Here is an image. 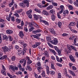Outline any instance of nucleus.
<instances>
[{
    "label": "nucleus",
    "mask_w": 78,
    "mask_h": 78,
    "mask_svg": "<svg viewBox=\"0 0 78 78\" xmlns=\"http://www.w3.org/2000/svg\"><path fill=\"white\" fill-rule=\"evenodd\" d=\"M16 60V57L13 56L11 57V60L12 61H14Z\"/></svg>",
    "instance_id": "nucleus-41"
},
{
    "label": "nucleus",
    "mask_w": 78,
    "mask_h": 78,
    "mask_svg": "<svg viewBox=\"0 0 78 78\" xmlns=\"http://www.w3.org/2000/svg\"><path fill=\"white\" fill-rule=\"evenodd\" d=\"M2 70L1 71V72L3 74V75H5L6 74V72H5V70H6V68H5V66L3 65H2Z\"/></svg>",
    "instance_id": "nucleus-9"
},
{
    "label": "nucleus",
    "mask_w": 78,
    "mask_h": 78,
    "mask_svg": "<svg viewBox=\"0 0 78 78\" xmlns=\"http://www.w3.org/2000/svg\"><path fill=\"white\" fill-rule=\"evenodd\" d=\"M22 11L23 10L22 9L16 10V12H17V13H18V14H20V13H21V12H22Z\"/></svg>",
    "instance_id": "nucleus-20"
},
{
    "label": "nucleus",
    "mask_w": 78,
    "mask_h": 78,
    "mask_svg": "<svg viewBox=\"0 0 78 78\" xmlns=\"http://www.w3.org/2000/svg\"><path fill=\"white\" fill-rule=\"evenodd\" d=\"M9 41H12L13 39H12V37L11 36H9Z\"/></svg>",
    "instance_id": "nucleus-45"
},
{
    "label": "nucleus",
    "mask_w": 78,
    "mask_h": 78,
    "mask_svg": "<svg viewBox=\"0 0 78 78\" xmlns=\"http://www.w3.org/2000/svg\"><path fill=\"white\" fill-rule=\"evenodd\" d=\"M40 20L41 22H42L43 23H44L45 24V25H48H48H49V24L48 23V22L45 20L41 19Z\"/></svg>",
    "instance_id": "nucleus-10"
},
{
    "label": "nucleus",
    "mask_w": 78,
    "mask_h": 78,
    "mask_svg": "<svg viewBox=\"0 0 78 78\" xmlns=\"http://www.w3.org/2000/svg\"><path fill=\"white\" fill-rule=\"evenodd\" d=\"M47 44L49 47H53V46L51 45V44L49 42H48Z\"/></svg>",
    "instance_id": "nucleus-53"
},
{
    "label": "nucleus",
    "mask_w": 78,
    "mask_h": 78,
    "mask_svg": "<svg viewBox=\"0 0 78 78\" xmlns=\"http://www.w3.org/2000/svg\"><path fill=\"white\" fill-rule=\"evenodd\" d=\"M51 19L52 20L54 21V20H55V19L56 18V17H55V16L54 15H51Z\"/></svg>",
    "instance_id": "nucleus-24"
},
{
    "label": "nucleus",
    "mask_w": 78,
    "mask_h": 78,
    "mask_svg": "<svg viewBox=\"0 0 78 78\" xmlns=\"http://www.w3.org/2000/svg\"><path fill=\"white\" fill-rule=\"evenodd\" d=\"M19 36L22 39L23 38V36H24V34H23V32L22 31H20L19 32Z\"/></svg>",
    "instance_id": "nucleus-8"
},
{
    "label": "nucleus",
    "mask_w": 78,
    "mask_h": 78,
    "mask_svg": "<svg viewBox=\"0 0 78 78\" xmlns=\"http://www.w3.org/2000/svg\"><path fill=\"white\" fill-rule=\"evenodd\" d=\"M56 60L58 62H61L62 61V58H60L59 59V58L57 56H56Z\"/></svg>",
    "instance_id": "nucleus-12"
},
{
    "label": "nucleus",
    "mask_w": 78,
    "mask_h": 78,
    "mask_svg": "<svg viewBox=\"0 0 78 78\" xmlns=\"http://www.w3.org/2000/svg\"><path fill=\"white\" fill-rule=\"evenodd\" d=\"M71 56H72V55H71L69 56L70 60L74 62V61H75V59H74V58L73 57H71Z\"/></svg>",
    "instance_id": "nucleus-35"
},
{
    "label": "nucleus",
    "mask_w": 78,
    "mask_h": 78,
    "mask_svg": "<svg viewBox=\"0 0 78 78\" xmlns=\"http://www.w3.org/2000/svg\"><path fill=\"white\" fill-rule=\"evenodd\" d=\"M33 37L34 38H36V39H38V40H39V39H40V38H39V37L36 35H34Z\"/></svg>",
    "instance_id": "nucleus-37"
},
{
    "label": "nucleus",
    "mask_w": 78,
    "mask_h": 78,
    "mask_svg": "<svg viewBox=\"0 0 78 78\" xmlns=\"http://www.w3.org/2000/svg\"><path fill=\"white\" fill-rule=\"evenodd\" d=\"M73 4L75 5L77 7H78V3L76 2L75 3L74 2H73Z\"/></svg>",
    "instance_id": "nucleus-60"
},
{
    "label": "nucleus",
    "mask_w": 78,
    "mask_h": 78,
    "mask_svg": "<svg viewBox=\"0 0 78 78\" xmlns=\"http://www.w3.org/2000/svg\"><path fill=\"white\" fill-rule=\"evenodd\" d=\"M58 17V19H61V15L59 13H57V14Z\"/></svg>",
    "instance_id": "nucleus-61"
},
{
    "label": "nucleus",
    "mask_w": 78,
    "mask_h": 78,
    "mask_svg": "<svg viewBox=\"0 0 78 78\" xmlns=\"http://www.w3.org/2000/svg\"><path fill=\"white\" fill-rule=\"evenodd\" d=\"M69 73H70V74H71L73 76H75L76 75L75 74V73L73 72V71L72 70L69 71Z\"/></svg>",
    "instance_id": "nucleus-26"
},
{
    "label": "nucleus",
    "mask_w": 78,
    "mask_h": 78,
    "mask_svg": "<svg viewBox=\"0 0 78 78\" xmlns=\"http://www.w3.org/2000/svg\"><path fill=\"white\" fill-rule=\"evenodd\" d=\"M42 13L44 15H45L46 16H48V12L45 10L43 11Z\"/></svg>",
    "instance_id": "nucleus-17"
},
{
    "label": "nucleus",
    "mask_w": 78,
    "mask_h": 78,
    "mask_svg": "<svg viewBox=\"0 0 78 78\" xmlns=\"http://www.w3.org/2000/svg\"><path fill=\"white\" fill-rule=\"evenodd\" d=\"M60 9L61 10L60 12V14H62V12L64 11V5H62L60 6Z\"/></svg>",
    "instance_id": "nucleus-14"
},
{
    "label": "nucleus",
    "mask_w": 78,
    "mask_h": 78,
    "mask_svg": "<svg viewBox=\"0 0 78 78\" xmlns=\"http://www.w3.org/2000/svg\"><path fill=\"white\" fill-rule=\"evenodd\" d=\"M34 32L35 34L36 33H41V30L38 29V30H35Z\"/></svg>",
    "instance_id": "nucleus-28"
},
{
    "label": "nucleus",
    "mask_w": 78,
    "mask_h": 78,
    "mask_svg": "<svg viewBox=\"0 0 78 78\" xmlns=\"http://www.w3.org/2000/svg\"><path fill=\"white\" fill-rule=\"evenodd\" d=\"M51 33H52L54 34H56V32H55V30L53 29H51Z\"/></svg>",
    "instance_id": "nucleus-23"
},
{
    "label": "nucleus",
    "mask_w": 78,
    "mask_h": 78,
    "mask_svg": "<svg viewBox=\"0 0 78 78\" xmlns=\"http://www.w3.org/2000/svg\"><path fill=\"white\" fill-rule=\"evenodd\" d=\"M50 12L51 14H54L55 13V11L53 9L50 10Z\"/></svg>",
    "instance_id": "nucleus-33"
},
{
    "label": "nucleus",
    "mask_w": 78,
    "mask_h": 78,
    "mask_svg": "<svg viewBox=\"0 0 78 78\" xmlns=\"http://www.w3.org/2000/svg\"><path fill=\"white\" fill-rule=\"evenodd\" d=\"M3 38H4V39H6V40H7V39H8V37H6V35L4 36Z\"/></svg>",
    "instance_id": "nucleus-49"
},
{
    "label": "nucleus",
    "mask_w": 78,
    "mask_h": 78,
    "mask_svg": "<svg viewBox=\"0 0 78 78\" xmlns=\"http://www.w3.org/2000/svg\"><path fill=\"white\" fill-rule=\"evenodd\" d=\"M37 47V44H34L32 45V47L33 48H36V47Z\"/></svg>",
    "instance_id": "nucleus-63"
},
{
    "label": "nucleus",
    "mask_w": 78,
    "mask_h": 78,
    "mask_svg": "<svg viewBox=\"0 0 78 78\" xmlns=\"http://www.w3.org/2000/svg\"><path fill=\"white\" fill-rule=\"evenodd\" d=\"M61 76H62L61 73H59L58 75V78H61Z\"/></svg>",
    "instance_id": "nucleus-54"
},
{
    "label": "nucleus",
    "mask_w": 78,
    "mask_h": 78,
    "mask_svg": "<svg viewBox=\"0 0 78 78\" xmlns=\"http://www.w3.org/2000/svg\"><path fill=\"white\" fill-rule=\"evenodd\" d=\"M11 20L13 22H14L15 21V18H14V17H12Z\"/></svg>",
    "instance_id": "nucleus-59"
},
{
    "label": "nucleus",
    "mask_w": 78,
    "mask_h": 78,
    "mask_svg": "<svg viewBox=\"0 0 78 78\" xmlns=\"http://www.w3.org/2000/svg\"><path fill=\"white\" fill-rule=\"evenodd\" d=\"M19 66L18 67L20 68V70L22 69V66H21V64L20 63H19Z\"/></svg>",
    "instance_id": "nucleus-58"
},
{
    "label": "nucleus",
    "mask_w": 78,
    "mask_h": 78,
    "mask_svg": "<svg viewBox=\"0 0 78 78\" xmlns=\"http://www.w3.org/2000/svg\"><path fill=\"white\" fill-rule=\"evenodd\" d=\"M50 42H51V44L54 45H57L58 44V41L57 39L55 38L53 41H51Z\"/></svg>",
    "instance_id": "nucleus-1"
},
{
    "label": "nucleus",
    "mask_w": 78,
    "mask_h": 78,
    "mask_svg": "<svg viewBox=\"0 0 78 78\" xmlns=\"http://www.w3.org/2000/svg\"><path fill=\"white\" fill-rule=\"evenodd\" d=\"M44 55L45 56H46L47 57H48V56H49V55H48V52L47 51H45L44 53Z\"/></svg>",
    "instance_id": "nucleus-27"
},
{
    "label": "nucleus",
    "mask_w": 78,
    "mask_h": 78,
    "mask_svg": "<svg viewBox=\"0 0 78 78\" xmlns=\"http://www.w3.org/2000/svg\"><path fill=\"white\" fill-rule=\"evenodd\" d=\"M27 16L30 19H31L32 18V15H31V14H28V15H27Z\"/></svg>",
    "instance_id": "nucleus-55"
},
{
    "label": "nucleus",
    "mask_w": 78,
    "mask_h": 78,
    "mask_svg": "<svg viewBox=\"0 0 78 78\" xmlns=\"http://www.w3.org/2000/svg\"><path fill=\"white\" fill-rule=\"evenodd\" d=\"M7 55H3L2 57H1L2 60H4L5 59H6V58H7Z\"/></svg>",
    "instance_id": "nucleus-25"
},
{
    "label": "nucleus",
    "mask_w": 78,
    "mask_h": 78,
    "mask_svg": "<svg viewBox=\"0 0 78 78\" xmlns=\"http://www.w3.org/2000/svg\"><path fill=\"white\" fill-rule=\"evenodd\" d=\"M36 66H37L36 67H41V64L40 62H38L36 64Z\"/></svg>",
    "instance_id": "nucleus-29"
},
{
    "label": "nucleus",
    "mask_w": 78,
    "mask_h": 78,
    "mask_svg": "<svg viewBox=\"0 0 78 78\" xmlns=\"http://www.w3.org/2000/svg\"><path fill=\"white\" fill-rule=\"evenodd\" d=\"M49 73L50 74H52V75H53L55 74V72L53 71H51Z\"/></svg>",
    "instance_id": "nucleus-52"
},
{
    "label": "nucleus",
    "mask_w": 78,
    "mask_h": 78,
    "mask_svg": "<svg viewBox=\"0 0 78 78\" xmlns=\"http://www.w3.org/2000/svg\"><path fill=\"white\" fill-rule=\"evenodd\" d=\"M15 47V48H16V50H17V49H19V47L18 46V45H16Z\"/></svg>",
    "instance_id": "nucleus-62"
},
{
    "label": "nucleus",
    "mask_w": 78,
    "mask_h": 78,
    "mask_svg": "<svg viewBox=\"0 0 78 78\" xmlns=\"http://www.w3.org/2000/svg\"><path fill=\"white\" fill-rule=\"evenodd\" d=\"M6 33L7 34H12L13 31L10 30H6Z\"/></svg>",
    "instance_id": "nucleus-13"
},
{
    "label": "nucleus",
    "mask_w": 78,
    "mask_h": 78,
    "mask_svg": "<svg viewBox=\"0 0 78 78\" xmlns=\"http://www.w3.org/2000/svg\"><path fill=\"white\" fill-rule=\"evenodd\" d=\"M46 2H49V3H52V5H53L54 6H58V4L57 3L53 2L54 1L46 0Z\"/></svg>",
    "instance_id": "nucleus-6"
},
{
    "label": "nucleus",
    "mask_w": 78,
    "mask_h": 78,
    "mask_svg": "<svg viewBox=\"0 0 78 78\" xmlns=\"http://www.w3.org/2000/svg\"><path fill=\"white\" fill-rule=\"evenodd\" d=\"M46 40L47 41H48V42H50L51 41H50V40H51V38H50V37H46Z\"/></svg>",
    "instance_id": "nucleus-40"
},
{
    "label": "nucleus",
    "mask_w": 78,
    "mask_h": 78,
    "mask_svg": "<svg viewBox=\"0 0 78 78\" xmlns=\"http://www.w3.org/2000/svg\"><path fill=\"white\" fill-rule=\"evenodd\" d=\"M26 59V60H27V64H31L32 63V61H31V60H30V58L29 57H27Z\"/></svg>",
    "instance_id": "nucleus-7"
},
{
    "label": "nucleus",
    "mask_w": 78,
    "mask_h": 78,
    "mask_svg": "<svg viewBox=\"0 0 78 78\" xmlns=\"http://www.w3.org/2000/svg\"><path fill=\"white\" fill-rule=\"evenodd\" d=\"M19 5L20 6H21L22 8H25L26 6L25 4L24 3H23V2L20 3H19Z\"/></svg>",
    "instance_id": "nucleus-15"
},
{
    "label": "nucleus",
    "mask_w": 78,
    "mask_h": 78,
    "mask_svg": "<svg viewBox=\"0 0 78 78\" xmlns=\"http://www.w3.org/2000/svg\"><path fill=\"white\" fill-rule=\"evenodd\" d=\"M42 69V67H38L37 68V69L38 70V72H41V69Z\"/></svg>",
    "instance_id": "nucleus-43"
},
{
    "label": "nucleus",
    "mask_w": 78,
    "mask_h": 78,
    "mask_svg": "<svg viewBox=\"0 0 78 78\" xmlns=\"http://www.w3.org/2000/svg\"><path fill=\"white\" fill-rule=\"evenodd\" d=\"M29 26L30 27H34V26H35V27H39V26L34 22H31L29 24Z\"/></svg>",
    "instance_id": "nucleus-3"
},
{
    "label": "nucleus",
    "mask_w": 78,
    "mask_h": 78,
    "mask_svg": "<svg viewBox=\"0 0 78 78\" xmlns=\"http://www.w3.org/2000/svg\"><path fill=\"white\" fill-rule=\"evenodd\" d=\"M24 30L26 32H28V28H27V27H26L24 28Z\"/></svg>",
    "instance_id": "nucleus-64"
},
{
    "label": "nucleus",
    "mask_w": 78,
    "mask_h": 78,
    "mask_svg": "<svg viewBox=\"0 0 78 78\" xmlns=\"http://www.w3.org/2000/svg\"><path fill=\"white\" fill-rule=\"evenodd\" d=\"M29 68H30V65L27 64L26 69L27 70H28L29 69Z\"/></svg>",
    "instance_id": "nucleus-48"
},
{
    "label": "nucleus",
    "mask_w": 78,
    "mask_h": 78,
    "mask_svg": "<svg viewBox=\"0 0 78 78\" xmlns=\"http://www.w3.org/2000/svg\"><path fill=\"white\" fill-rule=\"evenodd\" d=\"M63 14H69V11H68V10H64L63 12Z\"/></svg>",
    "instance_id": "nucleus-34"
},
{
    "label": "nucleus",
    "mask_w": 78,
    "mask_h": 78,
    "mask_svg": "<svg viewBox=\"0 0 78 78\" xmlns=\"http://www.w3.org/2000/svg\"><path fill=\"white\" fill-rule=\"evenodd\" d=\"M50 51L52 52V53H53L54 54V55H56V53L55 52V50L51 49Z\"/></svg>",
    "instance_id": "nucleus-39"
},
{
    "label": "nucleus",
    "mask_w": 78,
    "mask_h": 78,
    "mask_svg": "<svg viewBox=\"0 0 78 78\" xmlns=\"http://www.w3.org/2000/svg\"><path fill=\"white\" fill-rule=\"evenodd\" d=\"M58 27L60 28H61V26H62V23L61 22H59L58 23Z\"/></svg>",
    "instance_id": "nucleus-32"
},
{
    "label": "nucleus",
    "mask_w": 78,
    "mask_h": 78,
    "mask_svg": "<svg viewBox=\"0 0 78 78\" xmlns=\"http://www.w3.org/2000/svg\"><path fill=\"white\" fill-rule=\"evenodd\" d=\"M2 49L3 51L5 53H6V51H9L8 48L6 46H5L4 47L2 48Z\"/></svg>",
    "instance_id": "nucleus-5"
},
{
    "label": "nucleus",
    "mask_w": 78,
    "mask_h": 78,
    "mask_svg": "<svg viewBox=\"0 0 78 78\" xmlns=\"http://www.w3.org/2000/svg\"><path fill=\"white\" fill-rule=\"evenodd\" d=\"M34 27H30L29 30V31H30V32H31V31H33V30H34Z\"/></svg>",
    "instance_id": "nucleus-38"
},
{
    "label": "nucleus",
    "mask_w": 78,
    "mask_h": 78,
    "mask_svg": "<svg viewBox=\"0 0 78 78\" xmlns=\"http://www.w3.org/2000/svg\"><path fill=\"white\" fill-rule=\"evenodd\" d=\"M72 68L73 70H76V67H75V66H72Z\"/></svg>",
    "instance_id": "nucleus-57"
},
{
    "label": "nucleus",
    "mask_w": 78,
    "mask_h": 78,
    "mask_svg": "<svg viewBox=\"0 0 78 78\" xmlns=\"http://www.w3.org/2000/svg\"><path fill=\"white\" fill-rule=\"evenodd\" d=\"M27 48H23V51L22 52H21V54L23 55H25V53H26V51H27Z\"/></svg>",
    "instance_id": "nucleus-18"
},
{
    "label": "nucleus",
    "mask_w": 78,
    "mask_h": 78,
    "mask_svg": "<svg viewBox=\"0 0 78 78\" xmlns=\"http://www.w3.org/2000/svg\"><path fill=\"white\" fill-rule=\"evenodd\" d=\"M23 3L26 5L27 7L29 6V2L27 0H25L23 1Z\"/></svg>",
    "instance_id": "nucleus-11"
},
{
    "label": "nucleus",
    "mask_w": 78,
    "mask_h": 78,
    "mask_svg": "<svg viewBox=\"0 0 78 78\" xmlns=\"http://www.w3.org/2000/svg\"><path fill=\"white\" fill-rule=\"evenodd\" d=\"M41 75L43 77H45V71H43Z\"/></svg>",
    "instance_id": "nucleus-44"
},
{
    "label": "nucleus",
    "mask_w": 78,
    "mask_h": 78,
    "mask_svg": "<svg viewBox=\"0 0 78 78\" xmlns=\"http://www.w3.org/2000/svg\"><path fill=\"white\" fill-rule=\"evenodd\" d=\"M19 42L20 43V44H21L23 45V47H24V48H26V47H27V44H25L24 43V42L22 41H19Z\"/></svg>",
    "instance_id": "nucleus-4"
},
{
    "label": "nucleus",
    "mask_w": 78,
    "mask_h": 78,
    "mask_svg": "<svg viewBox=\"0 0 78 78\" xmlns=\"http://www.w3.org/2000/svg\"><path fill=\"white\" fill-rule=\"evenodd\" d=\"M10 68L12 70H15V69H14V67L13 66H10Z\"/></svg>",
    "instance_id": "nucleus-50"
},
{
    "label": "nucleus",
    "mask_w": 78,
    "mask_h": 78,
    "mask_svg": "<svg viewBox=\"0 0 78 78\" xmlns=\"http://www.w3.org/2000/svg\"><path fill=\"white\" fill-rule=\"evenodd\" d=\"M31 13H32V10H29L26 12V14L27 15L31 14Z\"/></svg>",
    "instance_id": "nucleus-22"
},
{
    "label": "nucleus",
    "mask_w": 78,
    "mask_h": 78,
    "mask_svg": "<svg viewBox=\"0 0 78 78\" xmlns=\"http://www.w3.org/2000/svg\"><path fill=\"white\" fill-rule=\"evenodd\" d=\"M26 64H27V60H25V61H24V62H23V67H25V66Z\"/></svg>",
    "instance_id": "nucleus-51"
},
{
    "label": "nucleus",
    "mask_w": 78,
    "mask_h": 78,
    "mask_svg": "<svg viewBox=\"0 0 78 78\" xmlns=\"http://www.w3.org/2000/svg\"><path fill=\"white\" fill-rule=\"evenodd\" d=\"M34 16L35 19H36V20H37V19H38V16L34 14Z\"/></svg>",
    "instance_id": "nucleus-42"
},
{
    "label": "nucleus",
    "mask_w": 78,
    "mask_h": 78,
    "mask_svg": "<svg viewBox=\"0 0 78 78\" xmlns=\"http://www.w3.org/2000/svg\"><path fill=\"white\" fill-rule=\"evenodd\" d=\"M14 15L15 16H16V17H19V15L17 13L14 14Z\"/></svg>",
    "instance_id": "nucleus-47"
},
{
    "label": "nucleus",
    "mask_w": 78,
    "mask_h": 78,
    "mask_svg": "<svg viewBox=\"0 0 78 78\" xmlns=\"http://www.w3.org/2000/svg\"><path fill=\"white\" fill-rule=\"evenodd\" d=\"M34 10L36 12H38V13H41V11L40 10L37 9H34Z\"/></svg>",
    "instance_id": "nucleus-30"
},
{
    "label": "nucleus",
    "mask_w": 78,
    "mask_h": 78,
    "mask_svg": "<svg viewBox=\"0 0 78 78\" xmlns=\"http://www.w3.org/2000/svg\"><path fill=\"white\" fill-rule=\"evenodd\" d=\"M16 22L17 23H20V21H21V20H20V19L18 18L16 19Z\"/></svg>",
    "instance_id": "nucleus-36"
},
{
    "label": "nucleus",
    "mask_w": 78,
    "mask_h": 78,
    "mask_svg": "<svg viewBox=\"0 0 78 78\" xmlns=\"http://www.w3.org/2000/svg\"><path fill=\"white\" fill-rule=\"evenodd\" d=\"M75 36H73V37H70L69 38V39H70V40H73L74 39V38H75Z\"/></svg>",
    "instance_id": "nucleus-56"
},
{
    "label": "nucleus",
    "mask_w": 78,
    "mask_h": 78,
    "mask_svg": "<svg viewBox=\"0 0 78 78\" xmlns=\"http://www.w3.org/2000/svg\"><path fill=\"white\" fill-rule=\"evenodd\" d=\"M22 27L23 26H21L19 25L17 26V28H18L19 29H21V30H23V27Z\"/></svg>",
    "instance_id": "nucleus-46"
},
{
    "label": "nucleus",
    "mask_w": 78,
    "mask_h": 78,
    "mask_svg": "<svg viewBox=\"0 0 78 78\" xmlns=\"http://www.w3.org/2000/svg\"><path fill=\"white\" fill-rule=\"evenodd\" d=\"M76 25V23L75 22H71L69 24V26H75Z\"/></svg>",
    "instance_id": "nucleus-19"
},
{
    "label": "nucleus",
    "mask_w": 78,
    "mask_h": 78,
    "mask_svg": "<svg viewBox=\"0 0 78 78\" xmlns=\"http://www.w3.org/2000/svg\"><path fill=\"white\" fill-rule=\"evenodd\" d=\"M70 47L73 50H74L75 51H77V49H76V48L75 47H73V46H71Z\"/></svg>",
    "instance_id": "nucleus-21"
},
{
    "label": "nucleus",
    "mask_w": 78,
    "mask_h": 78,
    "mask_svg": "<svg viewBox=\"0 0 78 78\" xmlns=\"http://www.w3.org/2000/svg\"><path fill=\"white\" fill-rule=\"evenodd\" d=\"M25 60H27V58H24V59H23L20 60V62L21 64H22V63L24 62V61H25Z\"/></svg>",
    "instance_id": "nucleus-31"
},
{
    "label": "nucleus",
    "mask_w": 78,
    "mask_h": 78,
    "mask_svg": "<svg viewBox=\"0 0 78 78\" xmlns=\"http://www.w3.org/2000/svg\"><path fill=\"white\" fill-rule=\"evenodd\" d=\"M54 48L55 50L58 52V54L60 55V56H61L62 55V54H61V52H62V51L61 50H59L58 47L56 46H55L54 47Z\"/></svg>",
    "instance_id": "nucleus-2"
},
{
    "label": "nucleus",
    "mask_w": 78,
    "mask_h": 78,
    "mask_svg": "<svg viewBox=\"0 0 78 78\" xmlns=\"http://www.w3.org/2000/svg\"><path fill=\"white\" fill-rule=\"evenodd\" d=\"M53 8V5H51L48 6L47 8V10H50L51 9H52Z\"/></svg>",
    "instance_id": "nucleus-16"
}]
</instances>
